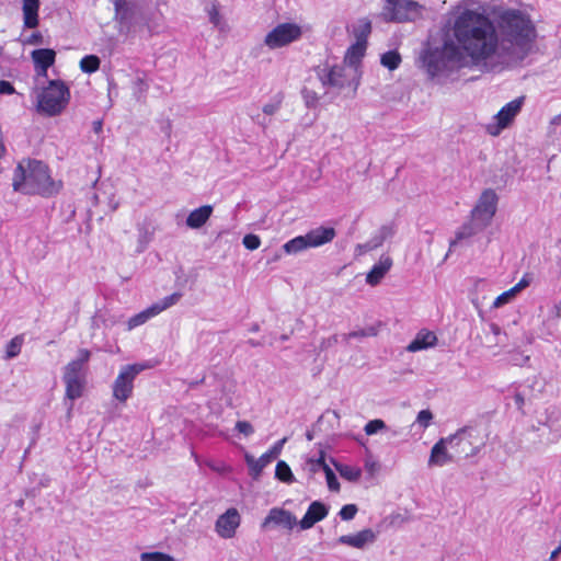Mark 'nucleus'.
Wrapping results in <instances>:
<instances>
[{"mask_svg":"<svg viewBox=\"0 0 561 561\" xmlns=\"http://www.w3.org/2000/svg\"><path fill=\"white\" fill-rule=\"evenodd\" d=\"M558 556H559V554L553 550V551L551 552V554H550L549 560H550V561H554V560L558 558Z\"/></svg>","mask_w":561,"mask_h":561,"instance_id":"nucleus-60","label":"nucleus"},{"mask_svg":"<svg viewBox=\"0 0 561 561\" xmlns=\"http://www.w3.org/2000/svg\"><path fill=\"white\" fill-rule=\"evenodd\" d=\"M489 330L490 331L486 334L488 342H486L485 346L489 348H493V347L503 345V342L501 340V335H502L501 328L495 323H491L489 325Z\"/></svg>","mask_w":561,"mask_h":561,"instance_id":"nucleus-34","label":"nucleus"},{"mask_svg":"<svg viewBox=\"0 0 561 561\" xmlns=\"http://www.w3.org/2000/svg\"><path fill=\"white\" fill-rule=\"evenodd\" d=\"M24 26L35 27V0H23Z\"/></svg>","mask_w":561,"mask_h":561,"instance_id":"nucleus-33","label":"nucleus"},{"mask_svg":"<svg viewBox=\"0 0 561 561\" xmlns=\"http://www.w3.org/2000/svg\"><path fill=\"white\" fill-rule=\"evenodd\" d=\"M437 336L431 332L422 330L420 331L415 337L410 342V344L407 346V351L414 353L422 350H426L428 347H432L436 344Z\"/></svg>","mask_w":561,"mask_h":561,"instance_id":"nucleus-21","label":"nucleus"},{"mask_svg":"<svg viewBox=\"0 0 561 561\" xmlns=\"http://www.w3.org/2000/svg\"><path fill=\"white\" fill-rule=\"evenodd\" d=\"M371 32V22L367 18L359 19L354 25L353 33L356 37V42L367 44V37Z\"/></svg>","mask_w":561,"mask_h":561,"instance_id":"nucleus-30","label":"nucleus"},{"mask_svg":"<svg viewBox=\"0 0 561 561\" xmlns=\"http://www.w3.org/2000/svg\"><path fill=\"white\" fill-rule=\"evenodd\" d=\"M328 513L329 508L327 505H324L322 502L314 501L309 505L305 516L298 524L302 530L310 529L314 526V524L324 519Z\"/></svg>","mask_w":561,"mask_h":561,"instance_id":"nucleus-16","label":"nucleus"},{"mask_svg":"<svg viewBox=\"0 0 561 561\" xmlns=\"http://www.w3.org/2000/svg\"><path fill=\"white\" fill-rule=\"evenodd\" d=\"M530 284V279L527 275H525L514 287L502 293L500 296L495 298L493 301L494 308H501L502 306L512 301L518 293H520L524 288L528 287Z\"/></svg>","mask_w":561,"mask_h":561,"instance_id":"nucleus-23","label":"nucleus"},{"mask_svg":"<svg viewBox=\"0 0 561 561\" xmlns=\"http://www.w3.org/2000/svg\"><path fill=\"white\" fill-rule=\"evenodd\" d=\"M244 458L253 479H259L263 469L272 461L270 455L266 454H263L259 459H255L250 454H245Z\"/></svg>","mask_w":561,"mask_h":561,"instance_id":"nucleus-27","label":"nucleus"},{"mask_svg":"<svg viewBox=\"0 0 561 561\" xmlns=\"http://www.w3.org/2000/svg\"><path fill=\"white\" fill-rule=\"evenodd\" d=\"M353 71L351 67L333 66L325 76L321 77L323 84H329L334 88H343Z\"/></svg>","mask_w":561,"mask_h":561,"instance_id":"nucleus-18","label":"nucleus"},{"mask_svg":"<svg viewBox=\"0 0 561 561\" xmlns=\"http://www.w3.org/2000/svg\"><path fill=\"white\" fill-rule=\"evenodd\" d=\"M271 524L291 530L297 525V518L289 511L274 507L264 518L262 527L267 528Z\"/></svg>","mask_w":561,"mask_h":561,"instance_id":"nucleus-14","label":"nucleus"},{"mask_svg":"<svg viewBox=\"0 0 561 561\" xmlns=\"http://www.w3.org/2000/svg\"><path fill=\"white\" fill-rule=\"evenodd\" d=\"M35 56H37V53H35V48L30 51V57L35 61Z\"/></svg>","mask_w":561,"mask_h":561,"instance_id":"nucleus-62","label":"nucleus"},{"mask_svg":"<svg viewBox=\"0 0 561 561\" xmlns=\"http://www.w3.org/2000/svg\"><path fill=\"white\" fill-rule=\"evenodd\" d=\"M324 466H329V465L325 463V461H324V453L320 451V457L316 460L309 459L306 463L305 469L312 476L316 472H318L319 470L324 471Z\"/></svg>","mask_w":561,"mask_h":561,"instance_id":"nucleus-39","label":"nucleus"},{"mask_svg":"<svg viewBox=\"0 0 561 561\" xmlns=\"http://www.w3.org/2000/svg\"><path fill=\"white\" fill-rule=\"evenodd\" d=\"M307 438H308L309 440H311V439H312V434H311V433H307Z\"/></svg>","mask_w":561,"mask_h":561,"instance_id":"nucleus-64","label":"nucleus"},{"mask_svg":"<svg viewBox=\"0 0 561 561\" xmlns=\"http://www.w3.org/2000/svg\"><path fill=\"white\" fill-rule=\"evenodd\" d=\"M114 21L118 24L119 33H128L137 13V4L130 0H113Z\"/></svg>","mask_w":561,"mask_h":561,"instance_id":"nucleus-10","label":"nucleus"},{"mask_svg":"<svg viewBox=\"0 0 561 561\" xmlns=\"http://www.w3.org/2000/svg\"><path fill=\"white\" fill-rule=\"evenodd\" d=\"M358 508L355 504H347L341 508L339 515L343 520H351L355 517Z\"/></svg>","mask_w":561,"mask_h":561,"instance_id":"nucleus-47","label":"nucleus"},{"mask_svg":"<svg viewBox=\"0 0 561 561\" xmlns=\"http://www.w3.org/2000/svg\"><path fill=\"white\" fill-rule=\"evenodd\" d=\"M93 130L99 134L102 130V121L93 122Z\"/></svg>","mask_w":561,"mask_h":561,"instance_id":"nucleus-59","label":"nucleus"},{"mask_svg":"<svg viewBox=\"0 0 561 561\" xmlns=\"http://www.w3.org/2000/svg\"><path fill=\"white\" fill-rule=\"evenodd\" d=\"M304 95H305L306 104L308 106L313 105L318 100L317 95L308 90L304 91Z\"/></svg>","mask_w":561,"mask_h":561,"instance_id":"nucleus-56","label":"nucleus"},{"mask_svg":"<svg viewBox=\"0 0 561 561\" xmlns=\"http://www.w3.org/2000/svg\"><path fill=\"white\" fill-rule=\"evenodd\" d=\"M19 42L25 46V45H33L35 44V32H32L30 35L22 34L19 38Z\"/></svg>","mask_w":561,"mask_h":561,"instance_id":"nucleus-54","label":"nucleus"},{"mask_svg":"<svg viewBox=\"0 0 561 561\" xmlns=\"http://www.w3.org/2000/svg\"><path fill=\"white\" fill-rule=\"evenodd\" d=\"M561 125V113L553 116L549 123L550 133H554V127Z\"/></svg>","mask_w":561,"mask_h":561,"instance_id":"nucleus-57","label":"nucleus"},{"mask_svg":"<svg viewBox=\"0 0 561 561\" xmlns=\"http://www.w3.org/2000/svg\"><path fill=\"white\" fill-rule=\"evenodd\" d=\"M324 473L327 478L328 488L331 491L337 492L340 490V483L335 477V473L329 466H324Z\"/></svg>","mask_w":561,"mask_h":561,"instance_id":"nucleus-45","label":"nucleus"},{"mask_svg":"<svg viewBox=\"0 0 561 561\" xmlns=\"http://www.w3.org/2000/svg\"><path fill=\"white\" fill-rule=\"evenodd\" d=\"M32 161L23 160L20 162L13 175V190L25 194L32 193L33 170L31 169Z\"/></svg>","mask_w":561,"mask_h":561,"instance_id":"nucleus-13","label":"nucleus"},{"mask_svg":"<svg viewBox=\"0 0 561 561\" xmlns=\"http://www.w3.org/2000/svg\"><path fill=\"white\" fill-rule=\"evenodd\" d=\"M279 108V102L277 103H268L263 106V113L266 115L275 114Z\"/></svg>","mask_w":561,"mask_h":561,"instance_id":"nucleus-55","label":"nucleus"},{"mask_svg":"<svg viewBox=\"0 0 561 561\" xmlns=\"http://www.w3.org/2000/svg\"><path fill=\"white\" fill-rule=\"evenodd\" d=\"M376 535L371 529H364L355 535H343L339 542L357 549L364 548L367 543L374 542Z\"/></svg>","mask_w":561,"mask_h":561,"instance_id":"nucleus-19","label":"nucleus"},{"mask_svg":"<svg viewBox=\"0 0 561 561\" xmlns=\"http://www.w3.org/2000/svg\"><path fill=\"white\" fill-rule=\"evenodd\" d=\"M236 430L244 436H250L254 433L253 425L248 421H238L236 423Z\"/></svg>","mask_w":561,"mask_h":561,"instance_id":"nucleus-51","label":"nucleus"},{"mask_svg":"<svg viewBox=\"0 0 561 561\" xmlns=\"http://www.w3.org/2000/svg\"><path fill=\"white\" fill-rule=\"evenodd\" d=\"M13 85L9 81L0 80V94H12Z\"/></svg>","mask_w":561,"mask_h":561,"instance_id":"nucleus-53","label":"nucleus"},{"mask_svg":"<svg viewBox=\"0 0 561 561\" xmlns=\"http://www.w3.org/2000/svg\"><path fill=\"white\" fill-rule=\"evenodd\" d=\"M301 35L302 30L300 25L296 23H280L265 35L263 43L270 49H277L298 41Z\"/></svg>","mask_w":561,"mask_h":561,"instance_id":"nucleus-8","label":"nucleus"},{"mask_svg":"<svg viewBox=\"0 0 561 561\" xmlns=\"http://www.w3.org/2000/svg\"><path fill=\"white\" fill-rule=\"evenodd\" d=\"M554 308H556V314H557V317H560V312H561V305H557Z\"/></svg>","mask_w":561,"mask_h":561,"instance_id":"nucleus-63","label":"nucleus"},{"mask_svg":"<svg viewBox=\"0 0 561 561\" xmlns=\"http://www.w3.org/2000/svg\"><path fill=\"white\" fill-rule=\"evenodd\" d=\"M447 447H449V440H447V437L440 438L432 447L428 466L442 467L446 463L455 461L457 459L455 453L453 450L449 453Z\"/></svg>","mask_w":561,"mask_h":561,"instance_id":"nucleus-15","label":"nucleus"},{"mask_svg":"<svg viewBox=\"0 0 561 561\" xmlns=\"http://www.w3.org/2000/svg\"><path fill=\"white\" fill-rule=\"evenodd\" d=\"M287 438L284 437L282 438L280 440H278L268 451H266L265 454L266 455H270V458L273 460L274 458H276L280 451H282V448L284 446V444L286 443Z\"/></svg>","mask_w":561,"mask_h":561,"instance_id":"nucleus-52","label":"nucleus"},{"mask_svg":"<svg viewBox=\"0 0 561 561\" xmlns=\"http://www.w3.org/2000/svg\"><path fill=\"white\" fill-rule=\"evenodd\" d=\"M148 319H150V317L147 311L144 310L128 320V329L131 330L140 324H144Z\"/></svg>","mask_w":561,"mask_h":561,"instance_id":"nucleus-48","label":"nucleus"},{"mask_svg":"<svg viewBox=\"0 0 561 561\" xmlns=\"http://www.w3.org/2000/svg\"><path fill=\"white\" fill-rule=\"evenodd\" d=\"M425 7L414 0H385L381 15L387 22H416L424 18Z\"/></svg>","mask_w":561,"mask_h":561,"instance_id":"nucleus-4","label":"nucleus"},{"mask_svg":"<svg viewBox=\"0 0 561 561\" xmlns=\"http://www.w3.org/2000/svg\"><path fill=\"white\" fill-rule=\"evenodd\" d=\"M401 57L397 51H387L381 56V65L389 70H394L399 67Z\"/></svg>","mask_w":561,"mask_h":561,"instance_id":"nucleus-38","label":"nucleus"},{"mask_svg":"<svg viewBox=\"0 0 561 561\" xmlns=\"http://www.w3.org/2000/svg\"><path fill=\"white\" fill-rule=\"evenodd\" d=\"M308 248L310 247L308 244V240L306 239V234L298 236L283 245V249L287 254H297Z\"/></svg>","mask_w":561,"mask_h":561,"instance_id":"nucleus-32","label":"nucleus"},{"mask_svg":"<svg viewBox=\"0 0 561 561\" xmlns=\"http://www.w3.org/2000/svg\"><path fill=\"white\" fill-rule=\"evenodd\" d=\"M391 266L392 260L389 256L382 255L379 262L376 263L367 274L366 282L371 286L378 285L385 275L389 272Z\"/></svg>","mask_w":561,"mask_h":561,"instance_id":"nucleus-20","label":"nucleus"},{"mask_svg":"<svg viewBox=\"0 0 561 561\" xmlns=\"http://www.w3.org/2000/svg\"><path fill=\"white\" fill-rule=\"evenodd\" d=\"M80 68L83 72L92 73L100 68V58L95 55H89L81 59Z\"/></svg>","mask_w":561,"mask_h":561,"instance_id":"nucleus-37","label":"nucleus"},{"mask_svg":"<svg viewBox=\"0 0 561 561\" xmlns=\"http://www.w3.org/2000/svg\"><path fill=\"white\" fill-rule=\"evenodd\" d=\"M152 232L145 225L138 226V245L137 252L141 253L145 251L149 242L151 241Z\"/></svg>","mask_w":561,"mask_h":561,"instance_id":"nucleus-35","label":"nucleus"},{"mask_svg":"<svg viewBox=\"0 0 561 561\" xmlns=\"http://www.w3.org/2000/svg\"><path fill=\"white\" fill-rule=\"evenodd\" d=\"M241 522L240 514L236 508H229L220 515L216 522L217 534L225 539L232 538Z\"/></svg>","mask_w":561,"mask_h":561,"instance_id":"nucleus-12","label":"nucleus"},{"mask_svg":"<svg viewBox=\"0 0 561 561\" xmlns=\"http://www.w3.org/2000/svg\"><path fill=\"white\" fill-rule=\"evenodd\" d=\"M141 561H174V559L163 552H142L140 554Z\"/></svg>","mask_w":561,"mask_h":561,"instance_id":"nucleus-43","label":"nucleus"},{"mask_svg":"<svg viewBox=\"0 0 561 561\" xmlns=\"http://www.w3.org/2000/svg\"><path fill=\"white\" fill-rule=\"evenodd\" d=\"M432 420L433 413L430 410H422L416 416V423L423 428L428 427Z\"/></svg>","mask_w":561,"mask_h":561,"instance_id":"nucleus-49","label":"nucleus"},{"mask_svg":"<svg viewBox=\"0 0 561 561\" xmlns=\"http://www.w3.org/2000/svg\"><path fill=\"white\" fill-rule=\"evenodd\" d=\"M56 53L53 49L43 48L37 49L36 53V62L37 68H41V70L37 69V77L44 76L46 77L47 69L54 65L55 62Z\"/></svg>","mask_w":561,"mask_h":561,"instance_id":"nucleus-26","label":"nucleus"},{"mask_svg":"<svg viewBox=\"0 0 561 561\" xmlns=\"http://www.w3.org/2000/svg\"><path fill=\"white\" fill-rule=\"evenodd\" d=\"M147 368L144 364L125 365L113 382V397L119 402H126L134 390V380L138 374Z\"/></svg>","mask_w":561,"mask_h":561,"instance_id":"nucleus-6","label":"nucleus"},{"mask_svg":"<svg viewBox=\"0 0 561 561\" xmlns=\"http://www.w3.org/2000/svg\"><path fill=\"white\" fill-rule=\"evenodd\" d=\"M335 236L334 228L321 226L306 233V239L310 248H317L331 242Z\"/></svg>","mask_w":561,"mask_h":561,"instance_id":"nucleus-17","label":"nucleus"},{"mask_svg":"<svg viewBox=\"0 0 561 561\" xmlns=\"http://www.w3.org/2000/svg\"><path fill=\"white\" fill-rule=\"evenodd\" d=\"M35 56H37V53H35V48L30 51V57L35 61Z\"/></svg>","mask_w":561,"mask_h":561,"instance_id":"nucleus-61","label":"nucleus"},{"mask_svg":"<svg viewBox=\"0 0 561 561\" xmlns=\"http://www.w3.org/2000/svg\"><path fill=\"white\" fill-rule=\"evenodd\" d=\"M337 342V336L336 335H333L324 341H322L321 343V348H327V347H330L332 346L333 344H335Z\"/></svg>","mask_w":561,"mask_h":561,"instance_id":"nucleus-58","label":"nucleus"},{"mask_svg":"<svg viewBox=\"0 0 561 561\" xmlns=\"http://www.w3.org/2000/svg\"><path fill=\"white\" fill-rule=\"evenodd\" d=\"M182 297L181 293H173L170 296L164 297L163 299L152 304L150 307L146 309L147 313L150 318L161 313L165 309L174 306Z\"/></svg>","mask_w":561,"mask_h":561,"instance_id":"nucleus-28","label":"nucleus"},{"mask_svg":"<svg viewBox=\"0 0 561 561\" xmlns=\"http://www.w3.org/2000/svg\"><path fill=\"white\" fill-rule=\"evenodd\" d=\"M365 43L356 42L354 45H352L345 56V62L348 64V66L353 69L362 59V57L365 54L366 50Z\"/></svg>","mask_w":561,"mask_h":561,"instance_id":"nucleus-29","label":"nucleus"},{"mask_svg":"<svg viewBox=\"0 0 561 561\" xmlns=\"http://www.w3.org/2000/svg\"><path fill=\"white\" fill-rule=\"evenodd\" d=\"M210 23L214 26L221 28V18L218 11V5L216 3H210V5L206 9Z\"/></svg>","mask_w":561,"mask_h":561,"instance_id":"nucleus-44","label":"nucleus"},{"mask_svg":"<svg viewBox=\"0 0 561 561\" xmlns=\"http://www.w3.org/2000/svg\"><path fill=\"white\" fill-rule=\"evenodd\" d=\"M22 342L21 336L13 337L7 345L5 358L10 359L15 357L21 352Z\"/></svg>","mask_w":561,"mask_h":561,"instance_id":"nucleus-40","label":"nucleus"},{"mask_svg":"<svg viewBox=\"0 0 561 561\" xmlns=\"http://www.w3.org/2000/svg\"><path fill=\"white\" fill-rule=\"evenodd\" d=\"M242 243L243 245L248 249V250H256L260 244H261V240L255 234H247L244 236L243 240H242Z\"/></svg>","mask_w":561,"mask_h":561,"instance_id":"nucleus-50","label":"nucleus"},{"mask_svg":"<svg viewBox=\"0 0 561 561\" xmlns=\"http://www.w3.org/2000/svg\"><path fill=\"white\" fill-rule=\"evenodd\" d=\"M134 94L137 99H139L142 94H145L148 90V84L142 77L136 78L133 83Z\"/></svg>","mask_w":561,"mask_h":561,"instance_id":"nucleus-46","label":"nucleus"},{"mask_svg":"<svg viewBox=\"0 0 561 561\" xmlns=\"http://www.w3.org/2000/svg\"><path fill=\"white\" fill-rule=\"evenodd\" d=\"M386 428L387 425L382 420L375 419L366 423V425L364 426V432L366 435L371 436Z\"/></svg>","mask_w":561,"mask_h":561,"instance_id":"nucleus-41","label":"nucleus"},{"mask_svg":"<svg viewBox=\"0 0 561 561\" xmlns=\"http://www.w3.org/2000/svg\"><path fill=\"white\" fill-rule=\"evenodd\" d=\"M499 196L492 188L484 190L473 209L470 217L476 220L477 225L486 228L497 209Z\"/></svg>","mask_w":561,"mask_h":561,"instance_id":"nucleus-9","label":"nucleus"},{"mask_svg":"<svg viewBox=\"0 0 561 561\" xmlns=\"http://www.w3.org/2000/svg\"><path fill=\"white\" fill-rule=\"evenodd\" d=\"M377 334V331L375 328L369 327L366 329H360L356 331H352L347 334H344L343 337L345 341H350L351 339H357V337H366V336H375Z\"/></svg>","mask_w":561,"mask_h":561,"instance_id":"nucleus-42","label":"nucleus"},{"mask_svg":"<svg viewBox=\"0 0 561 561\" xmlns=\"http://www.w3.org/2000/svg\"><path fill=\"white\" fill-rule=\"evenodd\" d=\"M211 213L213 207L210 205H204L199 208L192 210L186 218L187 227L192 229H198L203 227L211 216Z\"/></svg>","mask_w":561,"mask_h":561,"instance_id":"nucleus-24","label":"nucleus"},{"mask_svg":"<svg viewBox=\"0 0 561 561\" xmlns=\"http://www.w3.org/2000/svg\"><path fill=\"white\" fill-rule=\"evenodd\" d=\"M91 353L81 348L78 352V357L65 367L64 382L66 385V397L69 400H76L83 393L85 386V365L90 359Z\"/></svg>","mask_w":561,"mask_h":561,"instance_id":"nucleus-3","label":"nucleus"},{"mask_svg":"<svg viewBox=\"0 0 561 561\" xmlns=\"http://www.w3.org/2000/svg\"><path fill=\"white\" fill-rule=\"evenodd\" d=\"M69 100L68 87L60 80H51L37 95V112L48 116L59 115L66 108Z\"/></svg>","mask_w":561,"mask_h":561,"instance_id":"nucleus-2","label":"nucleus"},{"mask_svg":"<svg viewBox=\"0 0 561 561\" xmlns=\"http://www.w3.org/2000/svg\"><path fill=\"white\" fill-rule=\"evenodd\" d=\"M62 187L60 180H55L46 164L37 161V195L50 197L56 195Z\"/></svg>","mask_w":561,"mask_h":561,"instance_id":"nucleus-11","label":"nucleus"},{"mask_svg":"<svg viewBox=\"0 0 561 561\" xmlns=\"http://www.w3.org/2000/svg\"><path fill=\"white\" fill-rule=\"evenodd\" d=\"M525 95H520L511 102L506 103L501 110L493 116V124L488 125L486 131L491 136H499L503 129L508 128L522 112L525 104Z\"/></svg>","mask_w":561,"mask_h":561,"instance_id":"nucleus-7","label":"nucleus"},{"mask_svg":"<svg viewBox=\"0 0 561 561\" xmlns=\"http://www.w3.org/2000/svg\"><path fill=\"white\" fill-rule=\"evenodd\" d=\"M333 463L340 476L345 480L356 482L362 477V470L358 467L342 465L335 461Z\"/></svg>","mask_w":561,"mask_h":561,"instance_id":"nucleus-31","label":"nucleus"},{"mask_svg":"<svg viewBox=\"0 0 561 561\" xmlns=\"http://www.w3.org/2000/svg\"><path fill=\"white\" fill-rule=\"evenodd\" d=\"M394 227L392 225L382 226L378 232L365 244L359 245L358 248L365 252L371 251L374 249L379 248L386 240L392 238L394 236Z\"/></svg>","mask_w":561,"mask_h":561,"instance_id":"nucleus-22","label":"nucleus"},{"mask_svg":"<svg viewBox=\"0 0 561 561\" xmlns=\"http://www.w3.org/2000/svg\"><path fill=\"white\" fill-rule=\"evenodd\" d=\"M536 39L534 21L520 10L502 11L495 23L484 12L463 9L448 18L440 28V44L428 47L422 59L430 77H448L469 65L522 61Z\"/></svg>","mask_w":561,"mask_h":561,"instance_id":"nucleus-1","label":"nucleus"},{"mask_svg":"<svg viewBox=\"0 0 561 561\" xmlns=\"http://www.w3.org/2000/svg\"><path fill=\"white\" fill-rule=\"evenodd\" d=\"M449 448L455 453L456 458H468L476 456L484 446V440L474 427H463L455 434L447 436Z\"/></svg>","mask_w":561,"mask_h":561,"instance_id":"nucleus-5","label":"nucleus"},{"mask_svg":"<svg viewBox=\"0 0 561 561\" xmlns=\"http://www.w3.org/2000/svg\"><path fill=\"white\" fill-rule=\"evenodd\" d=\"M275 476L278 480L286 483H291L294 481V476L289 466L283 460L277 462Z\"/></svg>","mask_w":561,"mask_h":561,"instance_id":"nucleus-36","label":"nucleus"},{"mask_svg":"<svg viewBox=\"0 0 561 561\" xmlns=\"http://www.w3.org/2000/svg\"><path fill=\"white\" fill-rule=\"evenodd\" d=\"M483 229H485L484 227H480L477 225L476 220H473L471 217H470V221L469 222H466L463 224L457 231H456V237L454 240L450 241L449 243V248H454L459 241L461 240H465V239H469L473 236H476L478 232L482 231Z\"/></svg>","mask_w":561,"mask_h":561,"instance_id":"nucleus-25","label":"nucleus"}]
</instances>
